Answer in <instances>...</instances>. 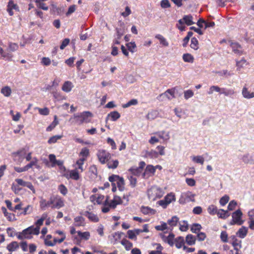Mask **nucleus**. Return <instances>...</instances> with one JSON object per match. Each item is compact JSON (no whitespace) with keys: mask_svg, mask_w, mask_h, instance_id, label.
I'll return each mask as SVG.
<instances>
[{"mask_svg":"<svg viewBox=\"0 0 254 254\" xmlns=\"http://www.w3.org/2000/svg\"><path fill=\"white\" fill-rule=\"evenodd\" d=\"M93 117L92 114L89 111H84L81 113L74 114L69 120L72 124L80 126L83 123H88L91 121Z\"/></svg>","mask_w":254,"mask_h":254,"instance_id":"1","label":"nucleus"},{"mask_svg":"<svg viewBox=\"0 0 254 254\" xmlns=\"http://www.w3.org/2000/svg\"><path fill=\"white\" fill-rule=\"evenodd\" d=\"M109 181L112 183V190L115 192L117 190L116 185L120 191L125 189V181L123 178L117 175H112L109 177Z\"/></svg>","mask_w":254,"mask_h":254,"instance_id":"2","label":"nucleus"},{"mask_svg":"<svg viewBox=\"0 0 254 254\" xmlns=\"http://www.w3.org/2000/svg\"><path fill=\"white\" fill-rule=\"evenodd\" d=\"M214 91L219 92L220 94H224L226 96H232L235 93L233 89L221 88L218 86L213 85L210 87L208 94H212Z\"/></svg>","mask_w":254,"mask_h":254,"instance_id":"3","label":"nucleus"},{"mask_svg":"<svg viewBox=\"0 0 254 254\" xmlns=\"http://www.w3.org/2000/svg\"><path fill=\"white\" fill-rule=\"evenodd\" d=\"M33 229L34 226H30L23 230L21 232L17 233L16 236L19 240L31 239L32 238V235H35Z\"/></svg>","mask_w":254,"mask_h":254,"instance_id":"4","label":"nucleus"},{"mask_svg":"<svg viewBox=\"0 0 254 254\" xmlns=\"http://www.w3.org/2000/svg\"><path fill=\"white\" fill-rule=\"evenodd\" d=\"M90 200L94 204L107 205L108 203L109 196H107L105 197L103 195L96 194L91 195L90 197Z\"/></svg>","mask_w":254,"mask_h":254,"instance_id":"5","label":"nucleus"},{"mask_svg":"<svg viewBox=\"0 0 254 254\" xmlns=\"http://www.w3.org/2000/svg\"><path fill=\"white\" fill-rule=\"evenodd\" d=\"M97 156L99 162L103 164L106 163L111 157L110 153L103 149L99 150Z\"/></svg>","mask_w":254,"mask_h":254,"instance_id":"6","label":"nucleus"},{"mask_svg":"<svg viewBox=\"0 0 254 254\" xmlns=\"http://www.w3.org/2000/svg\"><path fill=\"white\" fill-rule=\"evenodd\" d=\"M195 195L190 191H187L182 193L179 199V202L181 204H184L189 201H194Z\"/></svg>","mask_w":254,"mask_h":254,"instance_id":"7","label":"nucleus"},{"mask_svg":"<svg viewBox=\"0 0 254 254\" xmlns=\"http://www.w3.org/2000/svg\"><path fill=\"white\" fill-rule=\"evenodd\" d=\"M242 212L240 209H238L233 212L232 215V220L230 223L231 224H237L239 225H242L244 222L242 220Z\"/></svg>","mask_w":254,"mask_h":254,"instance_id":"8","label":"nucleus"},{"mask_svg":"<svg viewBox=\"0 0 254 254\" xmlns=\"http://www.w3.org/2000/svg\"><path fill=\"white\" fill-rule=\"evenodd\" d=\"M175 200L174 193L171 192L166 195L164 199L160 200V206H161L163 208H166L171 202L175 201Z\"/></svg>","mask_w":254,"mask_h":254,"instance_id":"9","label":"nucleus"},{"mask_svg":"<svg viewBox=\"0 0 254 254\" xmlns=\"http://www.w3.org/2000/svg\"><path fill=\"white\" fill-rule=\"evenodd\" d=\"M160 236L164 242L168 244L171 246L174 245L175 235L173 233L168 234L167 231H166L163 234H160Z\"/></svg>","mask_w":254,"mask_h":254,"instance_id":"10","label":"nucleus"},{"mask_svg":"<svg viewBox=\"0 0 254 254\" xmlns=\"http://www.w3.org/2000/svg\"><path fill=\"white\" fill-rule=\"evenodd\" d=\"M80 172L75 169L68 170L64 174V176L67 179H72L77 181L80 179Z\"/></svg>","mask_w":254,"mask_h":254,"instance_id":"11","label":"nucleus"},{"mask_svg":"<svg viewBox=\"0 0 254 254\" xmlns=\"http://www.w3.org/2000/svg\"><path fill=\"white\" fill-rule=\"evenodd\" d=\"M13 10L19 11V8L18 5L13 0H9L7 3L6 10L10 16L13 15Z\"/></svg>","mask_w":254,"mask_h":254,"instance_id":"12","label":"nucleus"},{"mask_svg":"<svg viewBox=\"0 0 254 254\" xmlns=\"http://www.w3.org/2000/svg\"><path fill=\"white\" fill-rule=\"evenodd\" d=\"M48 215L47 213H43L40 219H38L36 222V227H34V232L35 233L36 235H38L40 233V226H42L43 224L44 221L47 218Z\"/></svg>","mask_w":254,"mask_h":254,"instance_id":"13","label":"nucleus"},{"mask_svg":"<svg viewBox=\"0 0 254 254\" xmlns=\"http://www.w3.org/2000/svg\"><path fill=\"white\" fill-rule=\"evenodd\" d=\"M230 46L232 49L233 52L235 54L238 55H242L244 54L243 48L238 43L231 42Z\"/></svg>","mask_w":254,"mask_h":254,"instance_id":"14","label":"nucleus"},{"mask_svg":"<svg viewBox=\"0 0 254 254\" xmlns=\"http://www.w3.org/2000/svg\"><path fill=\"white\" fill-rule=\"evenodd\" d=\"M54 203V200L53 197H51L49 201H47L45 199L41 198L40 201V207L41 209L45 210L47 208L51 207Z\"/></svg>","mask_w":254,"mask_h":254,"instance_id":"15","label":"nucleus"},{"mask_svg":"<svg viewBox=\"0 0 254 254\" xmlns=\"http://www.w3.org/2000/svg\"><path fill=\"white\" fill-rule=\"evenodd\" d=\"M49 158L50 162L51 163V165L47 160L44 161V163H45L47 166L53 167L56 165H60L61 164L60 162L56 160V156L54 154H50Z\"/></svg>","mask_w":254,"mask_h":254,"instance_id":"16","label":"nucleus"},{"mask_svg":"<svg viewBox=\"0 0 254 254\" xmlns=\"http://www.w3.org/2000/svg\"><path fill=\"white\" fill-rule=\"evenodd\" d=\"M158 189L157 187H152L148 190L147 193L149 198L155 200L158 197Z\"/></svg>","mask_w":254,"mask_h":254,"instance_id":"17","label":"nucleus"},{"mask_svg":"<svg viewBox=\"0 0 254 254\" xmlns=\"http://www.w3.org/2000/svg\"><path fill=\"white\" fill-rule=\"evenodd\" d=\"M124 234L123 232H117L111 234L109 238L110 239L111 243L113 244H115L121 239V238Z\"/></svg>","mask_w":254,"mask_h":254,"instance_id":"18","label":"nucleus"},{"mask_svg":"<svg viewBox=\"0 0 254 254\" xmlns=\"http://www.w3.org/2000/svg\"><path fill=\"white\" fill-rule=\"evenodd\" d=\"M84 161L83 159H77L75 164L73 165V167L74 169L77 170V171H79L80 173H82L84 170L83 168V165L84 163Z\"/></svg>","mask_w":254,"mask_h":254,"instance_id":"19","label":"nucleus"},{"mask_svg":"<svg viewBox=\"0 0 254 254\" xmlns=\"http://www.w3.org/2000/svg\"><path fill=\"white\" fill-rule=\"evenodd\" d=\"M142 233L141 229H135L134 230H129L127 231V234L129 239L136 240V236Z\"/></svg>","mask_w":254,"mask_h":254,"instance_id":"20","label":"nucleus"},{"mask_svg":"<svg viewBox=\"0 0 254 254\" xmlns=\"http://www.w3.org/2000/svg\"><path fill=\"white\" fill-rule=\"evenodd\" d=\"M53 200H54L53 205L51 206L52 208H60L64 205V202L60 197H53Z\"/></svg>","mask_w":254,"mask_h":254,"instance_id":"21","label":"nucleus"},{"mask_svg":"<svg viewBox=\"0 0 254 254\" xmlns=\"http://www.w3.org/2000/svg\"><path fill=\"white\" fill-rule=\"evenodd\" d=\"M85 216L91 222L97 223L99 221V218L98 216L89 211H86L84 214Z\"/></svg>","mask_w":254,"mask_h":254,"instance_id":"22","label":"nucleus"},{"mask_svg":"<svg viewBox=\"0 0 254 254\" xmlns=\"http://www.w3.org/2000/svg\"><path fill=\"white\" fill-rule=\"evenodd\" d=\"M121 117L120 113L117 111H113L110 112L107 116L106 119V122L108 120H111L112 121H116Z\"/></svg>","mask_w":254,"mask_h":254,"instance_id":"23","label":"nucleus"},{"mask_svg":"<svg viewBox=\"0 0 254 254\" xmlns=\"http://www.w3.org/2000/svg\"><path fill=\"white\" fill-rule=\"evenodd\" d=\"M74 85L71 81H66L64 83L62 89L63 91L68 93L71 91Z\"/></svg>","mask_w":254,"mask_h":254,"instance_id":"24","label":"nucleus"},{"mask_svg":"<svg viewBox=\"0 0 254 254\" xmlns=\"http://www.w3.org/2000/svg\"><path fill=\"white\" fill-rule=\"evenodd\" d=\"M52 236L51 235H48L44 240V243L47 246L53 247L57 243V239L54 238L53 241L51 240Z\"/></svg>","mask_w":254,"mask_h":254,"instance_id":"25","label":"nucleus"},{"mask_svg":"<svg viewBox=\"0 0 254 254\" xmlns=\"http://www.w3.org/2000/svg\"><path fill=\"white\" fill-rule=\"evenodd\" d=\"M74 225L75 226H84L85 225V219L81 216H78L74 218Z\"/></svg>","mask_w":254,"mask_h":254,"instance_id":"26","label":"nucleus"},{"mask_svg":"<svg viewBox=\"0 0 254 254\" xmlns=\"http://www.w3.org/2000/svg\"><path fill=\"white\" fill-rule=\"evenodd\" d=\"M38 163V159L36 157L33 158L30 162L25 166L27 171L33 166H35L38 169H40L41 167Z\"/></svg>","mask_w":254,"mask_h":254,"instance_id":"27","label":"nucleus"},{"mask_svg":"<svg viewBox=\"0 0 254 254\" xmlns=\"http://www.w3.org/2000/svg\"><path fill=\"white\" fill-rule=\"evenodd\" d=\"M242 94L243 97L246 99H251L254 98V92H250L248 90V88L246 87H244L242 89Z\"/></svg>","mask_w":254,"mask_h":254,"instance_id":"28","label":"nucleus"},{"mask_svg":"<svg viewBox=\"0 0 254 254\" xmlns=\"http://www.w3.org/2000/svg\"><path fill=\"white\" fill-rule=\"evenodd\" d=\"M122 203L121 198L118 196H115L113 199L110 202L109 205L112 208H115L118 204H120Z\"/></svg>","mask_w":254,"mask_h":254,"instance_id":"29","label":"nucleus"},{"mask_svg":"<svg viewBox=\"0 0 254 254\" xmlns=\"http://www.w3.org/2000/svg\"><path fill=\"white\" fill-rule=\"evenodd\" d=\"M89 155V150L86 148H82L79 154V156L80 157V159H83L86 161L88 156Z\"/></svg>","mask_w":254,"mask_h":254,"instance_id":"30","label":"nucleus"},{"mask_svg":"<svg viewBox=\"0 0 254 254\" xmlns=\"http://www.w3.org/2000/svg\"><path fill=\"white\" fill-rule=\"evenodd\" d=\"M233 242L232 245L236 252H239V249L242 247L241 241H239L235 236H232Z\"/></svg>","mask_w":254,"mask_h":254,"instance_id":"31","label":"nucleus"},{"mask_svg":"<svg viewBox=\"0 0 254 254\" xmlns=\"http://www.w3.org/2000/svg\"><path fill=\"white\" fill-rule=\"evenodd\" d=\"M219 218L225 219L230 216L228 210H224L223 209H218L216 214Z\"/></svg>","mask_w":254,"mask_h":254,"instance_id":"32","label":"nucleus"},{"mask_svg":"<svg viewBox=\"0 0 254 254\" xmlns=\"http://www.w3.org/2000/svg\"><path fill=\"white\" fill-rule=\"evenodd\" d=\"M6 248L9 252H14L19 248V244L17 242L13 241L9 243Z\"/></svg>","mask_w":254,"mask_h":254,"instance_id":"33","label":"nucleus"},{"mask_svg":"<svg viewBox=\"0 0 254 254\" xmlns=\"http://www.w3.org/2000/svg\"><path fill=\"white\" fill-rule=\"evenodd\" d=\"M196 241L195 236L189 234L186 237V242L187 244L189 246H192L195 244Z\"/></svg>","mask_w":254,"mask_h":254,"instance_id":"34","label":"nucleus"},{"mask_svg":"<svg viewBox=\"0 0 254 254\" xmlns=\"http://www.w3.org/2000/svg\"><path fill=\"white\" fill-rule=\"evenodd\" d=\"M0 92L3 96L7 97L10 96L12 91L9 86H5L1 89Z\"/></svg>","mask_w":254,"mask_h":254,"instance_id":"35","label":"nucleus"},{"mask_svg":"<svg viewBox=\"0 0 254 254\" xmlns=\"http://www.w3.org/2000/svg\"><path fill=\"white\" fill-rule=\"evenodd\" d=\"M77 233L81 240H88L90 237V234L88 231L82 232L79 231Z\"/></svg>","mask_w":254,"mask_h":254,"instance_id":"36","label":"nucleus"},{"mask_svg":"<svg viewBox=\"0 0 254 254\" xmlns=\"http://www.w3.org/2000/svg\"><path fill=\"white\" fill-rule=\"evenodd\" d=\"M141 211L144 214H154L155 213L156 211L147 206H142L141 208Z\"/></svg>","mask_w":254,"mask_h":254,"instance_id":"37","label":"nucleus"},{"mask_svg":"<svg viewBox=\"0 0 254 254\" xmlns=\"http://www.w3.org/2000/svg\"><path fill=\"white\" fill-rule=\"evenodd\" d=\"M175 246L178 248H181L185 244L184 237L180 236L175 240Z\"/></svg>","mask_w":254,"mask_h":254,"instance_id":"38","label":"nucleus"},{"mask_svg":"<svg viewBox=\"0 0 254 254\" xmlns=\"http://www.w3.org/2000/svg\"><path fill=\"white\" fill-rule=\"evenodd\" d=\"M179 218L177 216H173L171 219H168L167 223L170 227H175L177 226L178 222H179Z\"/></svg>","mask_w":254,"mask_h":254,"instance_id":"39","label":"nucleus"},{"mask_svg":"<svg viewBox=\"0 0 254 254\" xmlns=\"http://www.w3.org/2000/svg\"><path fill=\"white\" fill-rule=\"evenodd\" d=\"M155 168L152 165H148L146 167L145 172L143 174V176L144 178L145 177L146 175H150L153 174L155 172Z\"/></svg>","mask_w":254,"mask_h":254,"instance_id":"40","label":"nucleus"},{"mask_svg":"<svg viewBox=\"0 0 254 254\" xmlns=\"http://www.w3.org/2000/svg\"><path fill=\"white\" fill-rule=\"evenodd\" d=\"M248 233L247 229L245 227L241 228L237 233V235L241 238H244Z\"/></svg>","mask_w":254,"mask_h":254,"instance_id":"41","label":"nucleus"},{"mask_svg":"<svg viewBox=\"0 0 254 254\" xmlns=\"http://www.w3.org/2000/svg\"><path fill=\"white\" fill-rule=\"evenodd\" d=\"M128 171L130 172L133 175L138 176L141 174L142 171H141V169L139 168L138 167H133L130 168L128 170Z\"/></svg>","mask_w":254,"mask_h":254,"instance_id":"42","label":"nucleus"},{"mask_svg":"<svg viewBox=\"0 0 254 254\" xmlns=\"http://www.w3.org/2000/svg\"><path fill=\"white\" fill-rule=\"evenodd\" d=\"M1 209H2V212L3 213L5 217H6V218L9 221H12L14 219V217H15L14 215L12 213L8 212L6 209L5 207H2Z\"/></svg>","mask_w":254,"mask_h":254,"instance_id":"43","label":"nucleus"},{"mask_svg":"<svg viewBox=\"0 0 254 254\" xmlns=\"http://www.w3.org/2000/svg\"><path fill=\"white\" fill-rule=\"evenodd\" d=\"M107 163L108 167L110 169H115L119 165V162L117 160H109Z\"/></svg>","mask_w":254,"mask_h":254,"instance_id":"44","label":"nucleus"},{"mask_svg":"<svg viewBox=\"0 0 254 254\" xmlns=\"http://www.w3.org/2000/svg\"><path fill=\"white\" fill-rule=\"evenodd\" d=\"M218 209L217 206L214 205H210L207 208V211L208 213L211 215H214L217 214Z\"/></svg>","mask_w":254,"mask_h":254,"instance_id":"45","label":"nucleus"},{"mask_svg":"<svg viewBox=\"0 0 254 254\" xmlns=\"http://www.w3.org/2000/svg\"><path fill=\"white\" fill-rule=\"evenodd\" d=\"M183 59L184 62L192 63L193 62V57L190 54H184L183 56Z\"/></svg>","mask_w":254,"mask_h":254,"instance_id":"46","label":"nucleus"},{"mask_svg":"<svg viewBox=\"0 0 254 254\" xmlns=\"http://www.w3.org/2000/svg\"><path fill=\"white\" fill-rule=\"evenodd\" d=\"M58 124H59V122L57 120V117L56 116H55L54 117V120L51 124V125L47 127L46 130L47 131H51L56 127L57 125H58Z\"/></svg>","mask_w":254,"mask_h":254,"instance_id":"47","label":"nucleus"},{"mask_svg":"<svg viewBox=\"0 0 254 254\" xmlns=\"http://www.w3.org/2000/svg\"><path fill=\"white\" fill-rule=\"evenodd\" d=\"M183 20H184V22L189 26L191 25L194 23V22L192 21V16L191 15L184 16Z\"/></svg>","mask_w":254,"mask_h":254,"instance_id":"48","label":"nucleus"},{"mask_svg":"<svg viewBox=\"0 0 254 254\" xmlns=\"http://www.w3.org/2000/svg\"><path fill=\"white\" fill-rule=\"evenodd\" d=\"M201 226L200 224L198 223L193 224L190 228V231L194 233H198V232L201 229Z\"/></svg>","mask_w":254,"mask_h":254,"instance_id":"49","label":"nucleus"},{"mask_svg":"<svg viewBox=\"0 0 254 254\" xmlns=\"http://www.w3.org/2000/svg\"><path fill=\"white\" fill-rule=\"evenodd\" d=\"M63 137V135H54V136H53L52 137H51L48 141V143L49 144H53V143H55L56 142H57V141L61 139Z\"/></svg>","mask_w":254,"mask_h":254,"instance_id":"50","label":"nucleus"},{"mask_svg":"<svg viewBox=\"0 0 254 254\" xmlns=\"http://www.w3.org/2000/svg\"><path fill=\"white\" fill-rule=\"evenodd\" d=\"M190 47L195 50H196L198 49V42L195 37H193L191 38Z\"/></svg>","mask_w":254,"mask_h":254,"instance_id":"51","label":"nucleus"},{"mask_svg":"<svg viewBox=\"0 0 254 254\" xmlns=\"http://www.w3.org/2000/svg\"><path fill=\"white\" fill-rule=\"evenodd\" d=\"M25 154L24 152V150L22 149L19 151H18L16 153L15 155L17 156L19 158L18 160H17V162L18 164L21 163L23 159V155ZM15 161H16V159H15Z\"/></svg>","mask_w":254,"mask_h":254,"instance_id":"52","label":"nucleus"},{"mask_svg":"<svg viewBox=\"0 0 254 254\" xmlns=\"http://www.w3.org/2000/svg\"><path fill=\"white\" fill-rule=\"evenodd\" d=\"M180 230L183 232H186L189 229V225L187 221L184 220L180 223Z\"/></svg>","mask_w":254,"mask_h":254,"instance_id":"53","label":"nucleus"},{"mask_svg":"<svg viewBox=\"0 0 254 254\" xmlns=\"http://www.w3.org/2000/svg\"><path fill=\"white\" fill-rule=\"evenodd\" d=\"M56 234H57L61 236V238L59 239H57V241L58 243L60 244L62 243L65 239V235L63 231L61 230H57L55 232Z\"/></svg>","mask_w":254,"mask_h":254,"instance_id":"54","label":"nucleus"},{"mask_svg":"<svg viewBox=\"0 0 254 254\" xmlns=\"http://www.w3.org/2000/svg\"><path fill=\"white\" fill-rule=\"evenodd\" d=\"M121 244L124 246H125V248L127 250H130L132 248V243H130L129 241L126 240V239H123L121 241Z\"/></svg>","mask_w":254,"mask_h":254,"instance_id":"55","label":"nucleus"},{"mask_svg":"<svg viewBox=\"0 0 254 254\" xmlns=\"http://www.w3.org/2000/svg\"><path fill=\"white\" fill-rule=\"evenodd\" d=\"M248 63L244 58H243L240 61L236 62V66L238 67V69H240V68L243 67L244 65H246Z\"/></svg>","mask_w":254,"mask_h":254,"instance_id":"56","label":"nucleus"},{"mask_svg":"<svg viewBox=\"0 0 254 254\" xmlns=\"http://www.w3.org/2000/svg\"><path fill=\"white\" fill-rule=\"evenodd\" d=\"M138 103V101L137 99H133L129 101L127 103L123 105L122 107L124 108H128L132 105H136Z\"/></svg>","mask_w":254,"mask_h":254,"instance_id":"57","label":"nucleus"},{"mask_svg":"<svg viewBox=\"0 0 254 254\" xmlns=\"http://www.w3.org/2000/svg\"><path fill=\"white\" fill-rule=\"evenodd\" d=\"M229 200V196L227 195H225L220 198L219 200V203L221 206H224L228 203Z\"/></svg>","mask_w":254,"mask_h":254,"instance_id":"58","label":"nucleus"},{"mask_svg":"<svg viewBox=\"0 0 254 254\" xmlns=\"http://www.w3.org/2000/svg\"><path fill=\"white\" fill-rule=\"evenodd\" d=\"M174 93L175 91L174 90L168 89L164 93V95L166 96L168 99H171L175 97Z\"/></svg>","mask_w":254,"mask_h":254,"instance_id":"59","label":"nucleus"},{"mask_svg":"<svg viewBox=\"0 0 254 254\" xmlns=\"http://www.w3.org/2000/svg\"><path fill=\"white\" fill-rule=\"evenodd\" d=\"M192 160L197 163H200L203 165L204 163V159L201 156H196L193 157Z\"/></svg>","mask_w":254,"mask_h":254,"instance_id":"60","label":"nucleus"},{"mask_svg":"<svg viewBox=\"0 0 254 254\" xmlns=\"http://www.w3.org/2000/svg\"><path fill=\"white\" fill-rule=\"evenodd\" d=\"M40 114L42 115L47 116L49 114L50 111L48 108L45 107L44 108H37Z\"/></svg>","mask_w":254,"mask_h":254,"instance_id":"61","label":"nucleus"},{"mask_svg":"<svg viewBox=\"0 0 254 254\" xmlns=\"http://www.w3.org/2000/svg\"><path fill=\"white\" fill-rule=\"evenodd\" d=\"M128 50L132 52L133 53L134 52V50L136 48V44L135 42H129L126 45Z\"/></svg>","mask_w":254,"mask_h":254,"instance_id":"62","label":"nucleus"},{"mask_svg":"<svg viewBox=\"0 0 254 254\" xmlns=\"http://www.w3.org/2000/svg\"><path fill=\"white\" fill-rule=\"evenodd\" d=\"M6 232L8 236L12 237L14 236H16V234L15 230L13 228L8 227L6 229Z\"/></svg>","mask_w":254,"mask_h":254,"instance_id":"63","label":"nucleus"},{"mask_svg":"<svg viewBox=\"0 0 254 254\" xmlns=\"http://www.w3.org/2000/svg\"><path fill=\"white\" fill-rule=\"evenodd\" d=\"M89 172L93 176H96L97 175V169L95 165H92L89 167Z\"/></svg>","mask_w":254,"mask_h":254,"instance_id":"64","label":"nucleus"}]
</instances>
